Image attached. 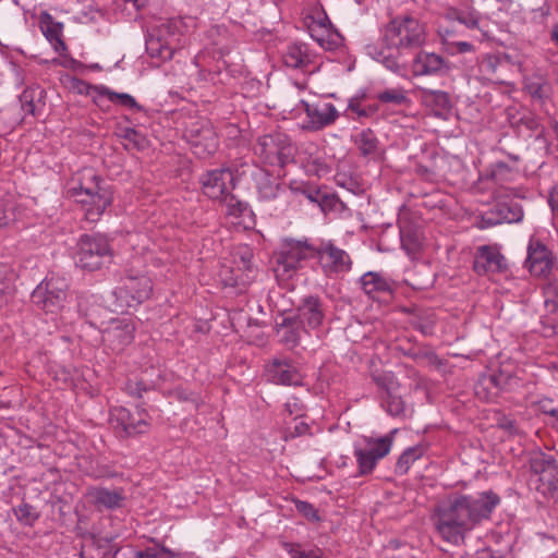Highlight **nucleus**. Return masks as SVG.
<instances>
[{"mask_svg": "<svg viewBox=\"0 0 558 558\" xmlns=\"http://www.w3.org/2000/svg\"><path fill=\"white\" fill-rule=\"evenodd\" d=\"M315 32V27H310L311 36L326 50H335L341 45L342 36L336 28L326 33V36H316Z\"/></svg>", "mask_w": 558, "mask_h": 558, "instance_id": "nucleus-37", "label": "nucleus"}, {"mask_svg": "<svg viewBox=\"0 0 558 558\" xmlns=\"http://www.w3.org/2000/svg\"><path fill=\"white\" fill-rule=\"evenodd\" d=\"M510 380L511 377L502 373L488 376V383L497 390H504Z\"/></svg>", "mask_w": 558, "mask_h": 558, "instance_id": "nucleus-46", "label": "nucleus"}, {"mask_svg": "<svg viewBox=\"0 0 558 558\" xmlns=\"http://www.w3.org/2000/svg\"><path fill=\"white\" fill-rule=\"evenodd\" d=\"M375 383L381 390V395H387L388 391L398 390V383L393 380L392 376H379L375 377Z\"/></svg>", "mask_w": 558, "mask_h": 558, "instance_id": "nucleus-44", "label": "nucleus"}, {"mask_svg": "<svg viewBox=\"0 0 558 558\" xmlns=\"http://www.w3.org/2000/svg\"><path fill=\"white\" fill-rule=\"evenodd\" d=\"M377 98L384 104H393L398 106L408 102V98L401 89H386L379 93Z\"/></svg>", "mask_w": 558, "mask_h": 558, "instance_id": "nucleus-40", "label": "nucleus"}, {"mask_svg": "<svg viewBox=\"0 0 558 558\" xmlns=\"http://www.w3.org/2000/svg\"><path fill=\"white\" fill-rule=\"evenodd\" d=\"M397 430H392L388 435L373 440L369 438L367 444L371 445L368 449H355V457L359 464V472L361 475H366L373 471L377 461L390 451L393 435Z\"/></svg>", "mask_w": 558, "mask_h": 558, "instance_id": "nucleus-10", "label": "nucleus"}, {"mask_svg": "<svg viewBox=\"0 0 558 558\" xmlns=\"http://www.w3.org/2000/svg\"><path fill=\"white\" fill-rule=\"evenodd\" d=\"M177 178H181L182 184H191L192 193L196 192L198 182L193 181L191 160L186 157L179 156L177 158Z\"/></svg>", "mask_w": 558, "mask_h": 558, "instance_id": "nucleus-38", "label": "nucleus"}, {"mask_svg": "<svg viewBox=\"0 0 558 558\" xmlns=\"http://www.w3.org/2000/svg\"><path fill=\"white\" fill-rule=\"evenodd\" d=\"M423 360L426 361L429 365L437 367L444 364L439 356L429 348H427L425 354H423Z\"/></svg>", "mask_w": 558, "mask_h": 558, "instance_id": "nucleus-55", "label": "nucleus"}, {"mask_svg": "<svg viewBox=\"0 0 558 558\" xmlns=\"http://www.w3.org/2000/svg\"><path fill=\"white\" fill-rule=\"evenodd\" d=\"M381 405L392 416H400L404 413V402L397 390L381 395Z\"/></svg>", "mask_w": 558, "mask_h": 558, "instance_id": "nucleus-32", "label": "nucleus"}, {"mask_svg": "<svg viewBox=\"0 0 558 558\" xmlns=\"http://www.w3.org/2000/svg\"><path fill=\"white\" fill-rule=\"evenodd\" d=\"M318 255L317 246L307 240L288 239L277 256V276L290 278L301 267L303 260L316 258Z\"/></svg>", "mask_w": 558, "mask_h": 558, "instance_id": "nucleus-5", "label": "nucleus"}, {"mask_svg": "<svg viewBox=\"0 0 558 558\" xmlns=\"http://www.w3.org/2000/svg\"><path fill=\"white\" fill-rule=\"evenodd\" d=\"M283 142H287V136L283 134L277 133L264 135L258 140L260 153L267 158L274 157L275 153H278V148Z\"/></svg>", "mask_w": 558, "mask_h": 558, "instance_id": "nucleus-31", "label": "nucleus"}, {"mask_svg": "<svg viewBox=\"0 0 558 558\" xmlns=\"http://www.w3.org/2000/svg\"><path fill=\"white\" fill-rule=\"evenodd\" d=\"M77 175V185L72 187V194L85 207V218L95 222L111 205L112 195L99 185L100 178L94 169L85 168Z\"/></svg>", "mask_w": 558, "mask_h": 558, "instance_id": "nucleus-3", "label": "nucleus"}, {"mask_svg": "<svg viewBox=\"0 0 558 558\" xmlns=\"http://www.w3.org/2000/svg\"><path fill=\"white\" fill-rule=\"evenodd\" d=\"M308 430H310L308 424L303 421H300V422H296V424L293 427V430H290L289 433H290L291 437H296V436L305 435L306 433H308Z\"/></svg>", "mask_w": 558, "mask_h": 558, "instance_id": "nucleus-57", "label": "nucleus"}, {"mask_svg": "<svg viewBox=\"0 0 558 558\" xmlns=\"http://www.w3.org/2000/svg\"><path fill=\"white\" fill-rule=\"evenodd\" d=\"M110 424L120 437H131L148 430V414L136 408L133 412L124 407L110 410Z\"/></svg>", "mask_w": 558, "mask_h": 558, "instance_id": "nucleus-7", "label": "nucleus"}, {"mask_svg": "<svg viewBox=\"0 0 558 558\" xmlns=\"http://www.w3.org/2000/svg\"><path fill=\"white\" fill-rule=\"evenodd\" d=\"M447 19L454 20L465 25L468 28L478 27V16L474 12H464L458 9L451 8L447 11Z\"/></svg>", "mask_w": 558, "mask_h": 558, "instance_id": "nucleus-39", "label": "nucleus"}, {"mask_svg": "<svg viewBox=\"0 0 558 558\" xmlns=\"http://www.w3.org/2000/svg\"><path fill=\"white\" fill-rule=\"evenodd\" d=\"M295 508L307 520H310V521H318L319 520L317 510L314 508V506L312 504H310L307 501L298 500L295 502Z\"/></svg>", "mask_w": 558, "mask_h": 558, "instance_id": "nucleus-42", "label": "nucleus"}, {"mask_svg": "<svg viewBox=\"0 0 558 558\" xmlns=\"http://www.w3.org/2000/svg\"><path fill=\"white\" fill-rule=\"evenodd\" d=\"M128 395L141 398L143 392L148 390V387L141 380L129 379L124 387Z\"/></svg>", "mask_w": 558, "mask_h": 558, "instance_id": "nucleus-43", "label": "nucleus"}, {"mask_svg": "<svg viewBox=\"0 0 558 558\" xmlns=\"http://www.w3.org/2000/svg\"><path fill=\"white\" fill-rule=\"evenodd\" d=\"M268 379L276 384L294 385L301 384L302 377L298 369L288 361L275 360L267 367Z\"/></svg>", "mask_w": 558, "mask_h": 558, "instance_id": "nucleus-25", "label": "nucleus"}, {"mask_svg": "<svg viewBox=\"0 0 558 558\" xmlns=\"http://www.w3.org/2000/svg\"><path fill=\"white\" fill-rule=\"evenodd\" d=\"M305 112L308 117L307 130L319 131L335 123L339 113L332 104H325L322 108L305 104Z\"/></svg>", "mask_w": 558, "mask_h": 558, "instance_id": "nucleus-21", "label": "nucleus"}, {"mask_svg": "<svg viewBox=\"0 0 558 558\" xmlns=\"http://www.w3.org/2000/svg\"><path fill=\"white\" fill-rule=\"evenodd\" d=\"M39 28L57 52L61 53L66 49L62 39L63 24L57 22L47 11H44L39 16Z\"/></svg>", "mask_w": 558, "mask_h": 558, "instance_id": "nucleus-23", "label": "nucleus"}, {"mask_svg": "<svg viewBox=\"0 0 558 558\" xmlns=\"http://www.w3.org/2000/svg\"><path fill=\"white\" fill-rule=\"evenodd\" d=\"M530 469L538 475V481L544 485L553 483L558 477V461L549 454L539 452L530 460Z\"/></svg>", "mask_w": 558, "mask_h": 558, "instance_id": "nucleus-22", "label": "nucleus"}, {"mask_svg": "<svg viewBox=\"0 0 558 558\" xmlns=\"http://www.w3.org/2000/svg\"><path fill=\"white\" fill-rule=\"evenodd\" d=\"M401 240H402V245L409 250H415L418 247V240L416 239L415 235L413 234H409V233H404L402 230H401Z\"/></svg>", "mask_w": 558, "mask_h": 558, "instance_id": "nucleus-53", "label": "nucleus"}, {"mask_svg": "<svg viewBox=\"0 0 558 558\" xmlns=\"http://www.w3.org/2000/svg\"><path fill=\"white\" fill-rule=\"evenodd\" d=\"M529 92L533 98H542L543 97V86L541 84L530 85Z\"/></svg>", "mask_w": 558, "mask_h": 558, "instance_id": "nucleus-62", "label": "nucleus"}, {"mask_svg": "<svg viewBox=\"0 0 558 558\" xmlns=\"http://www.w3.org/2000/svg\"><path fill=\"white\" fill-rule=\"evenodd\" d=\"M507 171H509V167L506 163L499 162L497 163L496 169L493 171L492 175L495 180H497L499 174Z\"/></svg>", "mask_w": 558, "mask_h": 558, "instance_id": "nucleus-63", "label": "nucleus"}, {"mask_svg": "<svg viewBox=\"0 0 558 558\" xmlns=\"http://www.w3.org/2000/svg\"><path fill=\"white\" fill-rule=\"evenodd\" d=\"M473 269L480 276L501 274L507 270L506 258L497 246L482 245L476 250Z\"/></svg>", "mask_w": 558, "mask_h": 558, "instance_id": "nucleus-14", "label": "nucleus"}, {"mask_svg": "<svg viewBox=\"0 0 558 558\" xmlns=\"http://www.w3.org/2000/svg\"><path fill=\"white\" fill-rule=\"evenodd\" d=\"M324 193H325V191H322L320 189H312V187H310L305 191L307 198L311 202L317 203L318 205L320 203V197H323Z\"/></svg>", "mask_w": 558, "mask_h": 558, "instance_id": "nucleus-59", "label": "nucleus"}, {"mask_svg": "<svg viewBox=\"0 0 558 558\" xmlns=\"http://www.w3.org/2000/svg\"><path fill=\"white\" fill-rule=\"evenodd\" d=\"M278 332L284 329L281 341L289 348H294L299 344L301 330L305 329L293 316L283 317L281 323H277Z\"/></svg>", "mask_w": 558, "mask_h": 558, "instance_id": "nucleus-29", "label": "nucleus"}, {"mask_svg": "<svg viewBox=\"0 0 558 558\" xmlns=\"http://www.w3.org/2000/svg\"><path fill=\"white\" fill-rule=\"evenodd\" d=\"M157 57L162 60H171L174 53V49L171 47H162L160 46L158 49Z\"/></svg>", "mask_w": 558, "mask_h": 558, "instance_id": "nucleus-60", "label": "nucleus"}, {"mask_svg": "<svg viewBox=\"0 0 558 558\" xmlns=\"http://www.w3.org/2000/svg\"><path fill=\"white\" fill-rule=\"evenodd\" d=\"M134 331L131 318H113L104 328L102 340L113 352H121L133 341Z\"/></svg>", "mask_w": 558, "mask_h": 558, "instance_id": "nucleus-11", "label": "nucleus"}, {"mask_svg": "<svg viewBox=\"0 0 558 558\" xmlns=\"http://www.w3.org/2000/svg\"><path fill=\"white\" fill-rule=\"evenodd\" d=\"M412 326L420 330L424 335H430L432 333V325L428 323H422L421 320H415L412 323Z\"/></svg>", "mask_w": 558, "mask_h": 558, "instance_id": "nucleus-61", "label": "nucleus"}, {"mask_svg": "<svg viewBox=\"0 0 558 558\" xmlns=\"http://www.w3.org/2000/svg\"><path fill=\"white\" fill-rule=\"evenodd\" d=\"M319 207L323 211L342 210L344 208V204L336 194L325 192L323 197H320Z\"/></svg>", "mask_w": 558, "mask_h": 558, "instance_id": "nucleus-41", "label": "nucleus"}, {"mask_svg": "<svg viewBox=\"0 0 558 558\" xmlns=\"http://www.w3.org/2000/svg\"><path fill=\"white\" fill-rule=\"evenodd\" d=\"M252 257H253V254L250 248H244V251L240 254V260L245 270H251Z\"/></svg>", "mask_w": 558, "mask_h": 558, "instance_id": "nucleus-58", "label": "nucleus"}, {"mask_svg": "<svg viewBox=\"0 0 558 558\" xmlns=\"http://www.w3.org/2000/svg\"><path fill=\"white\" fill-rule=\"evenodd\" d=\"M121 558H173L169 549L148 547L145 550H137L132 546L122 547Z\"/></svg>", "mask_w": 558, "mask_h": 558, "instance_id": "nucleus-30", "label": "nucleus"}, {"mask_svg": "<svg viewBox=\"0 0 558 558\" xmlns=\"http://www.w3.org/2000/svg\"><path fill=\"white\" fill-rule=\"evenodd\" d=\"M319 255L316 258L322 264L325 272H342L348 271L351 267V259L348 253L337 247L331 242H322L320 246H317Z\"/></svg>", "mask_w": 558, "mask_h": 558, "instance_id": "nucleus-16", "label": "nucleus"}, {"mask_svg": "<svg viewBox=\"0 0 558 558\" xmlns=\"http://www.w3.org/2000/svg\"><path fill=\"white\" fill-rule=\"evenodd\" d=\"M234 175L228 168L215 169L203 175L198 183L206 196L211 199L230 201L234 199L231 191L234 189Z\"/></svg>", "mask_w": 558, "mask_h": 558, "instance_id": "nucleus-9", "label": "nucleus"}, {"mask_svg": "<svg viewBox=\"0 0 558 558\" xmlns=\"http://www.w3.org/2000/svg\"><path fill=\"white\" fill-rule=\"evenodd\" d=\"M507 114L510 126L519 134L525 129L531 132L530 136L533 133L536 138H541L544 135L545 128L542 125L539 118L527 109L509 108Z\"/></svg>", "mask_w": 558, "mask_h": 558, "instance_id": "nucleus-19", "label": "nucleus"}, {"mask_svg": "<svg viewBox=\"0 0 558 558\" xmlns=\"http://www.w3.org/2000/svg\"><path fill=\"white\" fill-rule=\"evenodd\" d=\"M177 399L183 400V401H190L191 408L196 410L198 408V395L197 393H190V396L179 391L177 389Z\"/></svg>", "mask_w": 558, "mask_h": 558, "instance_id": "nucleus-56", "label": "nucleus"}, {"mask_svg": "<svg viewBox=\"0 0 558 558\" xmlns=\"http://www.w3.org/2000/svg\"><path fill=\"white\" fill-rule=\"evenodd\" d=\"M548 489L551 493L553 498L558 501V477L547 485Z\"/></svg>", "mask_w": 558, "mask_h": 558, "instance_id": "nucleus-64", "label": "nucleus"}, {"mask_svg": "<svg viewBox=\"0 0 558 558\" xmlns=\"http://www.w3.org/2000/svg\"><path fill=\"white\" fill-rule=\"evenodd\" d=\"M522 218V206L514 198L497 201L496 204L482 216V228L493 227L502 222H519Z\"/></svg>", "mask_w": 558, "mask_h": 558, "instance_id": "nucleus-13", "label": "nucleus"}, {"mask_svg": "<svg viewBox=\"0 0 558 558\" xmlns=\"http://www.w3.org/2000/svg\"><path fill=\"white\" fill-rule=\"evenodd\" d=\"M13 513L16 520L25 526H33L39 519V512L34 506L27 502H22L21 505L14 507Z\"/></svg>", "mask_w": 558, "mask_h": 558, "instance_id": "nucleus-33", "label": "nucleus"}, {"mask_svg": "<svg viewBox=\"0 0 558 558\" xmlns=\"http://www.w3.org/2000/svg\"><path fill=\"white\" fill-rule=\"evenodd\" d=\"M44 96L45 90L39 87L24 89L20 96L23 111L36 116L45 107Z\"/></svg>", "mask_w": 558, "mask_h": 558, "instance_id": "nucleus-28", "label": "nucleus"}, {"mask_svg": "<svg viewBox=\"0 0 558 558\" xmlns=\"http://www.w3.org/2000/svg\"><path fill=\"white\" fill-rule=\"evenodd\" d=\"M196 27V21L194 17H180V25L177 24V32H189Z\"/></svg>", "mask_w": 558, "mask_h": 558, "instance_id": "nucleus-54", "label": "nucleus"}, {"mask_svg": "<svg viewBox=\"0 0 558 558\" xmlns=\"http://www.w3.org/2000/svg\"><path fill=\"white\" fill-rule=\"evenodd\" d=\"M291 548L289 553L293 558H323L322 555H318L314 550L305 551L301 550L299 547H294L292 545H289Z\"/></svg>", "mask_w": 558, "mask_h": 558, "instance_id": "nucleus-52", "label": "nucleus"}, {"mask_svg": "<svg viewBox=\"0 0 558 558\" xmlns=\"http://www.w3.org/2000/svg\"><path fill=\"white\" fill-rule=\"evenodd\" d=\"M499 502V496L492 490L476 496L456 495L435 508V526L445 541L459 544L466 532L490 518Z\"/></svg>", "mask_w": 558, "mask_h": 558, "instance_id": "nucleus-1", "label": "nucleus"}, {"mask_svg": "<svg viewBox=\"0 0 558 558\" xmlns=\"http://www.w3.org/2000/svg\"><path fill=\"white\" fill-rule=\"evenodd\" d=\"M198 137L203 138V143L199 146L195 145V156L197 158H205L216 151L218 143L216 134L211 128L201 123L199 121H191L190 124L184 123L181 140L190 146L192 144V140Z\"/></svg>", "mask_w": 558, "mask_h": 558, "instance_id": "nucleus-12", "label": "nucleus"}, {"mask_svg": "<svg viewBox=\"0 0 558 558\" xmlns=\"http://www.w3.org/2000/svg\"><path fill=\"white\" fill-rule=\"evenodd\" d=\"M450 70L448 62L439 54L420 50L414 53L412 71L414 75H437Z\"/></svg>", "mask_w": 558, "mask_h": 558, "instance_id": "nucleus-17", "label": "nucleus"}, {"mask_svg": "<svg viewBox=\"0 0 558 558\" xmlns=\"http://www.w3.org/2000/svg\"><path fill=\"white\" fill-rule=\"evenodd\" d=\"M68 283L63 279H45L33 291L32 303L39 310L54 314L63 308Z\"/></svg>", "mask_w": 558, "mask_h": 558, "instance_id": "nucleus-6", "label": "nucleus"}, {"mask_svg": "<svg viewBox=\"0 0 558 558\" xmlns=\"http://www.w3.org/2000/svg\"><path fill=\"white\" fill-rule=\"evenodd\" d=\"M497 425L509 434H517L519 432L515 421L507 417L506 415H502L497 420Z\"/></svg>", "mask_w": 558, "mask_h": 558, "instance_id": "nucleus-50", "label": "nucleus"}, {"mask_svg": "<svg viewBox=\"0 0 558 558\" xmlns=\"http://www.w3.org/2000/svg\"><path fill=\"white\" fill-rule=\"evenodd\" d=\"M525 264L532 276L547 278L553 269V257L550 251L538 240H531L527 247Z\"/></svg>", "mask_w": 558, "mask_h": 558, "instance_id": "nucleus-15", "label": "nucleus"}, {"mask_svg": "<svg viewBox=\"0 0 558 558\" xmlns=\"http://www.w3.org/2000/svg\"><path fill=\"white\" fill-rule=\"evenodd\" d=\"M313 25H317L320 31L326 33H329V31H333L335 28L325 11L317 14V20L313 21Z\"/></svg>", "mask_w": 558, "mask_h": 558, "instance_id": "nucleus-48", "label": "nucleus"}, {"mask_svg": "<svg viewBox=\"0 0 558 558\" xmlns=\"http://www.w3.org/2000/svg\"><path fill=\"white\" fill-rule=\"evenodd\" d=\"M153 282L146 275L128 274L117 288L114 294L128 307H134L149 299Z\"/></svg>", "mask_w": 558, "mask_h": 558, "instance_id": "nucleus-8", "label": "nucleus"}, {"mask_svg": "<svg viewBox=\"0 0 558 558\" xmlns=\"http://www.w3.org/2000/svg\"><path fill=\"white\" fill-rule=\"evenodd\" d=\"M113 251L101 234H83L76 243V266L88 271L98 270L112 262Z\"/></svg>", "mask_w": 558, "mask_h": 558, "instance_id": "nucleus-4", "label": "nucleus"}, {"mask_svg": "<svg viewBox=\"0 0 558 558\" xmlns=\"http://www.w3.org/2000/svg\"><path fill=\"white\" fill-rule=\"evenodd\" d=\"M364 292L378 302H389L393 296V283L377 272H367L361 278Z\"/></svg>", "mask_w": 558, "mask_h": 558, "instance_id": "nucleus-18", "label": "nucleus"}, {"mask_svg": "<svg viewBox=\"0 0 558 558\" xmlns=\"http://www.w3.org/2000/svg\"><path fill=\"white\" fill-rule=\"evenodd\" d=\"M228 207L230 208V213L232 215H243L244 211L247 210V204L246 203H242L240 201H238L235 197L233 201H230V196L228 197L227 201H223Z\"/></svg>", "mask_w": 558, "mask_h": 558, "instance_id": "nucleus-51", "label": "nucleus"}, {"mask_svg": "<svg viewBox=\"0 0 558 558\" xmlns=\"http://www.w3.org/2000/svg\"><path fill=\"white\" fill-rule=\"evenodd\" d=\"M423 102L430 107L437 117H442L452 108L451 97L448 93L434 89H422Z\"/></svg>", "mask_w": 558, "mask_h": 558, "instance_id": "nucleus-26", "label": "nucleus"}, {"mask_svg": "<svg viewBox=\"0 0 558 558\" xmlns=\"http://www.w3.org/2000/svg\"><path fill=\"white\" fill-rule=\"evenodd\" d=\"M284 62L288 66L303 69L308 63V56L302 45H293L289 47Z\"/></svg>", "mask_w": 558, "mask_h": 558, "instance_id": "nucleus-34", "label": "nucleus"}, {"mask_svg": "<svg viewBox=\"0 0 558 558\" xmlns=\"http://www.w3.org/2000/svg\"><path fill=\"white\" fill-rule=\"evenodd\" d=\"M349 109L357 113L359 117L368 118L374 116L378 111V105H368L366 107H360V105L357 104L350 102Z\"/></svg>", "mask_w": 558, "mask_h": 558, "instance_id": "nucleus-45", "label": "nucleus"}, {"mask_svg": "<svg viewBox=\"0 0 558 558\" xmlns=\"http://www.w3.org/2000/svg\"><path fill=\"white\" fill-rule=\"evenodd\" d=\"M293 317L298 318L304 328L306 326L312 329L319 327L325 317L322 301L317 296H306L299 305L298 313Z\"/></svg>", "mask_w": 558, "mask_h": 558, "instance_id": "nucleus-20", "label": "nucleus"}, {"mask_svg": "<svg viewBox=\"0 0 558 558\" xmlns=\"http://www.w3.org/2000/svg\"><path fill=\"white\" fill-rule=\"evenodd\" d=\"M275 156L278 158V161L281 166H283L291 157V145L289 143V138L287 137V142H283L279 148L278 153H275Z\"/></svg>", "mask_w": 558, "mask_h": 558, "instance_id": "nucleus-49", "label": "nucleus"}, {"mask_svg": "<svg viewBox=\"0 0 558 558\" xmlns=\"http://www.w3.org/2000/svg\"><path fill=\"white\" fill-rule=\"evenodd\" d=\"M89 496L99 510H114L122 508L125 501L124 490L122 488L109 489L105 487H96L90 490Z\"/></svg>", "mask_w": 558, "mask_h": 558, "instance_id": "nucleus-24", "label": "nucleus"}, {"mask_svg": "<svg viewBox=\"0 0 558 558\" xmlns=\"http://www.w3.org/2000/svg\"><path fill=\"white\" fill-rule=\"evenodd\" d=\"M401 351L405 356L411 357L413 361L418 362L423 360L427 347L410 345L408 349L400 347Z\"/></svg>", "mask_w": 558, "mask_h": 558, "instance_id": "nucleus-47", "label": "nucleus"}, {"mask_svg": "<svg viewBox=\"0 0 558 558\" xmlns=\"http://www.w3.org/2000/svg\"><path fill=\"white\" fill-rule=\"evenodd\" d=\"M380 34L381 47L367 46L368 54L398 74L407 70L410 57L426 40L424 26L412 16L392 19Z\"/></svg>", "mask_w": 558, "mask_h": 558, "instance_id": "nucleus-2", "label": "nucleus"}, {"mask_svg": "<svg viewBox=\"0 0 558 558\" xmlns=\"http://www.w3.org/2000/svg\"><path fill=\"white\" fill-rule=\"evenodd\" d=\"M353 142L360 155L365 158L375 159L380 155L379 141L371 129L363 130L356 134L353 137Z\"/></svg>", "mask_w": 558, "mask_h": 558, "instance_id": "nucleus-27", "label": "nucleus"}, {"mask_svg": "<svg viewBox=\"0 0 558 558\" xmlns=\"http://www.w3.org/2000/svg\"><path fill=\"white\" fill-rule=\"evenodd\" d=\"M100 95L106 96L111 102H117L121 106L141 110V106L136 102L135 98L126 93H116L108 87H97Z\"/></svg>", "mask_w": 558, "mask_h": 558, "instance_id": "nucleus-35", "label": "nucleus"}, {"mask_svg": "<svg viewBox=\"0 0 558 558\" xmlns=\"http://www.w3.org/2000/svg\"><path fill=\"white\" fill-rule=\"evenodd\" d=\"M423 454V449L420 446L405 449L398 458L396 463V472L398 474H405L409 471L410 464L417 460Z\"/></svg>", "mask_w": 558, "mask_h": 558, "instance_id": "nucleus-36", "label": "nucleus"}]
</instances>
